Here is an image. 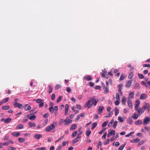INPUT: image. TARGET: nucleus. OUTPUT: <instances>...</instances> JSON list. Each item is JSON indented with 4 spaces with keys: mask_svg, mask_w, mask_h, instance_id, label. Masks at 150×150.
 Instances as JSON below:
<instances>
[{
    "mask_svg": "<svg viewBox=\"0 0 150 150\" xmlns=\"http://www.w3.org/2000/svg\"><path fill=\"white\" fill-rule=\"evenodd\" d=\"M108 132H109L108 135H107V137H109L111 135H115V130H112L110 131V130H108Z\"/></svg>",
    "mask_w": 150,
    "mask_h": 150,
    "instance_id": "obj_4",
    "label": "nucleus"
},
{
    "mask_svg": "<svg viewBox=\"0 0 150 150\" xmlns=\"http://www.w3.org/2000/svg\"><path fill=\"white\" fill-rule=\"evenodd\" d=\"M77 125L75 124H74L73 125H72L71 126L70 129V130H73L75 129L77 127Z\"/></svg>",
    "mask_w": 150,
    "mask_h": 150,
    "instance_id": "obj_26",
    "label": "nucleus"
},
{
    "mask_svg": "<svg viewBox=\"0 0 150 150\" xmlns=\"http://www.w3.org/2000/svg\"><path fill=\"white\" fill-rule=\"evenodd\" d=\"M138 76L140 79H142L144 78V76L140 74H138Z\"/></svg>",
    "mask_w": 150,
    "mask_h": 150,
    "instance_id": "obj_50",
    "label": "nucleus"
},
{
    "mask_svg": "<svg viewBox=\"0 0 150 150\" xmlns=\"http://www.w3.org/2000/svg\"><path fill=\"white\" fill-rule=\"evenodd\" d=\"M84 79L86 81H90L92 79L91 77L90 76L86 75L83 77Z\"/></svg>",
    "mask_w": 150,
    "mask_h": 150,
    "instance_id": "obj_16",
    "label": "nucleus"
},
{
    "mask_svg": "<svg viewBox=\"0 0 150 150\" xmlns=\"http://www.w3.org/2000/svg\"><path fill=\"white\" fill-rule=\"evenodd\" d=\"M14 106L15 107H18L19 108H21L23 107L22 105V104L18 103L17 102H15L13 104Z\"/></svg>",
    "mask_w": 150,
    "mask_h": 150,
    "instance_id": "obj_8",
    "label": "nucleus"
},
{
    "mask_svg": "<svg viewBox=\"0 0 150 150\" xmlns=\"http://www.w3.org/2000/svg\"><path fill=\"white\" fill-rule=\"evenodd\" d=\"M106 130V128H103L102 130L99 132L98 133L99 134H101L103 133Z\"/></svg>",
    "mask_w": 150,
    "mask_h": 150,
    "instance_id": "obj_47",
    "label": "nucleus"
},
{
    "mask_svg": "<svg viewBox=\"0 0 150 150\" xmlns=\"http://www.w3.org/2000/svg\"><path fill=\"white\" fill-rule=\"evenodd\" d=\"M116 98L118 100H119L120 99V96L118 93H117L116 95Z\"/></svg>",
    "mask_w": 150,
    "mask_h": 150,
    "instance_id": "obj_51",
    "label": "nucleus"
},
{
    "mask_svg": "<svg viewBox=\"0 0 150 150\" xmlns=\"http://www.w3.org/2000/svg\"><path fill=\"white\" fill-rule=\"evenodd\" d=\"M69 108V106L68 104H66L65 105V115L67 114Z\"/></svg>",
    "mask_w": 150,
    "mask_h": 150,
    "instance_id": "obj_15",
    "label": "nucleus"
},
{
    "mask_svg": "<svg viewBox=\"0 0 150 150\" xmlns=\"http://www.w3.org/2000/svg\"><path fill=\"white\" fill-rule=\"evenodd\" d=\"M61 87V85L59 84H58L56 85V86L55 87V89H58L60 88Z\"/></svg>",
    "mask_w": 150,
    "mask_h": 150,
    "instance_id": "obj_58",
    "label": "nucleus"
},
{
    "mask_svg": "<svg viewBox=\"0 0 150 150\" xmlns=\"http://www.w3.org/2000/svg\"><path fill=\"white\" fill-rule=\"evenodd\" d=\"M11 135L15 137H18L20 135V133L19 132H13L11 133Z\"/></svg>",
    "mask_w": 150,
    "mask_h": 150,
    "instance_id": "obj_18",
    "label": "nucleus"
},
{
    "mask_svg": "<svg viewBox=\"0 0 150 150\" xmlns=\"http://www.w3.org/2000/svg\"><path fill=\"white\" fill-rule=\"evenodd\" d=\"M123 86V85L122 84H121L118 85V89H122V88Z\"/></svg>",
    "mask_w": 150,
    "mask_h": 150,
    "instance_id": "obj_62",
    "label": "nucleus"
},
{
    "mask_svg": "<svg viewBox=\"0 0 150 150\" xmlns=\"http://www.w3.org/2000/svg\"><path fill=\"white\" fill-rule=\"evenodd\" d=\"M46 148L45 147L38 148L36 149V150H46Z\"/></svg>",
    "mask_w": 150,
    "mask_h": 150,
    "instance_id": "obj_41",
    "label": "nucleus"
},
{
    "mask_svg": "<svg viewBox=\"0 0 150 150\" xmlns=\"http://www.w3.org/2000/svg\"><path fill=\"white\" fill-rule=\"evenodd\" d=\"M118 120L121 122H123L124 120L123 118L120 116H119L118 117Z\"/></svg>",
    "mask_w": 150,
    "mask_h": 150,
    "instance_id": "obj_40",
    "label": "nucleus"
},
{
    "mask_svg": "<svg viewBox=\"0 0 150 150\" xmlns=\"http://www.w3.org/2000/svg\"><path fill=\"white\" fill-rule=\"evenodd\" d=\"M128 100L127 102V103L128 104V106L130 108L132 109L133 108L132 101L129 98H128Z\"/></svg>",
    "mask_w": 150,
    "mask_h": 150,
    "instance_id": "obj_10",
    "label": "nucleus"
},
{
    "mask_svg": "<svg viewBox=\"0 0 150 150\" xmlns=\"http://www.w3.org/2000/svg\"><path fill=\"white\" fill-rule=\"evenodd\" d=\"M126 144V143H125L123 145L120 146L119 147L118 150H122L125 147Z\"/></svg>",
    "mask_w": 150,
    "mask_h": 150,
    "instance_id": "obj_33",
    "label": "nucleus"
},
{
    "mask_svg": "<svg viewBox=\"0 0 150 150\" xmlns=\"http://www.w3.org/2000/svg\"><path fill=\"white\" fill-rule=\"evenodd\" d=\"M44 103H42V102H41V103H40V104L39 105V107L40 108H41L42 107H43V106H44Z\"/></svg>",
    "mask_w": 150,
    "mask_h": 150,
    "instance_id": "obj_60",
    "label": "nucleus"
},
{
    "mask_svg": "<svg viewBox=\"0 0 150 150\" xmlns=\"http://www.w3.org/2000/svg\"><path fill=\"white\" fill-rule=\"evenodd\" d=\"M109 142V139H107L105 140V142H104V145H106L108 144Z\"/></svg>",
    "mask_w": 150,
    "mask_h": 150,
    "instance_id": "obj_53",
    "label": "nucleus"
},
{
    "mask_svg": "<svg viewBox=\"0 0 150 150\" xmlns=\"http://www.w3.org/2000/svg\"><path fill=\"white\" fill-rule=\"evenodd\" d=\"M9 108L10 107L9 105H5L2 107V109L5 110H7L9 109Z\"/></svg>",
    "mask_w": 150,
    "mask_h": 150,
    "instance_id": "obj_32",
    "label": "nucleus"
},
{
    "mask_svg": "<svg viewBox=\"0 0 150 150\" xmlns=\"http://www.w3.org/2000/svg\"><path fill=\"white\" fill-rule=\"evenodd\" d=\"M55 95L54 93L52 94L51 96V99L52 100H54L55 99Z\"/></svg>",
    "mask_w": 150,
    "mask_h": 150,
    "instance_id": "obj_59",
    "label": "nucleus"
},
{
    "mask_svg": "<svg viewBox=\"0 0 150 150\" xmlns=\"http://www.w3.org/2000/svg\"><path fill=\"white\" fill-rule=\"evenodd\" d=\"M133 76V73L132 72H130L129 73L128 76V78L131 79Z\"/></svg>",
    "mask_w": 150,
    "mask_h": 150,
    "instance_id": "obj_38",
    "label": "nucleus"
},
{
    "mask_svg": "<svg viewBox=\"0 0 150 150\" xmlns=\"http://www.w3.org/2000/svg\"><path fill=\"white\" fill-rule=\"evenodd\" d=\"M29 125L30 127H35L36 126L35 123L33 122H30L29 123Z\"/></svg>",
    "mask_w": 150,
    "mask_h": 150,
    "instance_id": "obj_29",
    "label": "nucleus"
},
{
    "mask_svg": "<svg viewBox=\"0 0 150 150\" xmlns=\"http://www.w3.org/2000/svg\"><path fill=\"white\" fill-rule=\"evenodd\" d=\"M76 108L78 109L81 110V107L80 105H76Z\"/></svg>",
    "mask_w": 150,
    "mask_h": 150,
    "instance_id": "obj_63",
    "label": "nucleus"
},
{
    "mask_svg": "<svg viewBox=\"0 0 150 150\" xmlns=\"http://www.w3.org/2000/svg\"><path fill=\"white\" fill-rule=\"evenodd\" d=\"M134 92L133 91H132L130 92L129 94V97L127 98L128 99V98L129 99H132L134 98Z\"/></svg>",
    "mask_w": 150,
    "mask_h": 150,
    "instance_id": "obj_9",
    "label": "nucleus"
},
{
    "mask_svg": "<svg viewBox=\"0 0 150 150\" xmlns=\"http://www.w3.org/2000/svg\"><path fill=\"white\" fill-rule=\"evenodd\" d=\"M143 122L142 120H139L136 121L134 122V123L136 125H142Z\"/></svg>",
    "mask_w": 150,
    "mask_h": 150,
    "instance_id": "obj_17",
    "label": "nucleus"
},
{
    "mask_svg": "<svg viewBox=\"0 0 150 150\" xmlns=\"http://www.w3.org/2000/svg\"><path fill=\"white\" fill-rule=\"evenodd\" d=\"M143 67H149V68H150V64H144L143 65Z\"/></svg>",
    "mask_w": 150,
    "mask_h": 150,
    "instance_id": "obj_64",
    "label": "nucleus"
},
{
    "mask_svg": "<svg viewBox=\"0 0 150 150\" xmlns=\"http://www.w3.org/2000/svg\"><path fill=\"white\" fill-rule=\"evenodd\" d=\"M147 98V95L144 93L141 94L140 96L139 99L141 100H144Z\"/></svg>",
    "mask_w": 150,
    "mask_h": 150,
    "instance_id": "obj_6",
    "label": "nucleus"
},
{
    "mask_svg": "<svg viewBox=\"0 0 150 150\" xmlns=\"http://www.w3.org/2000/svg\"><path fill=\"white\" fill-rule=\"evenodd\" d=\"M64 121L65 123V125H67L68 124L71 123L72 122V120L70 119H66L65 120H64Z\"/></svg>",
    "mask_w": 150,
    "mask_h": 150,
    "instance_id": "obj_12",
    "label": "nucleus"
},
{
    "mask_svg": "<svg viewBox=\"0 0 150 150\" xmlns=\"http://www.w3.org/2000/svg\"><path fill=\"white\" fill-rule=\"evenodd\" d=\"M92 125L93 126L91 128L92 129H93L94 128L96 127L97 125V123L96 122L93 123L92 124Z\"/></svg>",
    "mask_w": 150,
    "mask_h": 150,
    "instance_id": "obj_45",
    "label": "nucleus"
},
{
    "mask_svg": "<svg viewBox=\"0 0 150 150\" xmlns=\"http://www.w3.org/2000/svg\"><path fill=\"white\" fill-rule=\"evenodd\" d=\"M77 131H76L73 132L72 134V136L73 137H76V135L77 133Z\"/></svg>",
    "mask_w": 150,
    "mask_h": 150,
    "instance_id": "obj_44",
    "label": "nucleus"
},
{
    "mask_svg": "<svg viewBox=\"0 0 150 150\" xmlns=\"http://www.w3.org/2000/svg\"><path fill=\"white\" fill-rule=\"evenodd\" d=\"M134 133V132H131L129 134L126 135L125 136V137H129L130 136H131V135H132V134H133Z\"/></svg>",
    "mask_w": 150,
    "mask_h": 150,
    "instance_id": "obj_48",
    "label": "nucleus"
},
{
    "mask_svg": "<svg viewBox=\"0 0 150 150\" xmlns=\"http://www.w3.org/2000/svg\"><path fill=\"white\" fill-rule=\"evenodd\" d=\"M107 132H104V134L103 135L102 137V139H105V138H106V135H107Z\"/></svg>",
    "mask_w": 150,
    "mask_h": 150,
    "instance_id": "obj_55",
    "label": "nucleus"
},
{
    "mask_svg": "<svg viewBox=\"0 0 150 150\" xmlns=\"http://www.w3.org/2000/svg\"><path fill=\"white\" fill-rule=\"evenodd\" d=\"M137 110L138 111V114H139L140 116L143 113V111H141L140 108L138 109Z\"/></svg>",
    "mask_w": 150,
    "mask_h": 150,
    "instance_id": "obj_42",
    "label": "nucleus"
},
{
    "mask_svg": "<svg viewBox=\"0 0 150 150\" xmlns=\"http://www.w3.org/2000/svg\"><path fill=\"white\" fill-rule=\"evenodd\" d=\"M144 125L148 124L150 121V118L148 116H146L144 119Z\"/></svg>",
    "mask_w": 150,
    "mask_h": 150,
    "instance_id": "obj_3",
    "label": "nucleus"
},
{
    "mask_svg": "<svg viewBox=\"0 0 150 150\" xmlns=\"http://www.w3.org/2000/svg\"><path fill=\"white\" fill-rule=\"evenodd\" d=\"M104 107L103 106H100L99 107L98 111V113L99 114H101L103 110L104 109Z\"/></svg>",
    "mask_w": 150,
    "mask_h": 150,
    "instance_id": "obj_19",
    "label": "nucleus"
},
{
    "mask_svg": "<svg viewBox=\"0 0 150 150\" xmlns=\"http://www.w3.org/2000/svg\"><path fill=\"white\" fill-rule=\"evenodd\" d=\"M140 88V84L138 83H137L135 85L134 88L136 89H138Z\"/></svg>",
    "mask_w": 150,
    "mask_h": 150,
    "instance_id": "obj_27",
    "label": "nucleus"
},
{
    "mask_svg": "<svg viewBox=\"0 0 150 150\" xmlns=\"http://www.w3.org/2000/svg\"><path fill=\"white\" fill-rule=\"evenodd\" d=\"M108 122V121H107L105 122H104L102 125V127H104L106 126L107 125Z\"/></svg>",
    "mask_w": 150,
    "mask_h": 150,
    "instance_id": "obj_43",
    "label": "nucleus"
},
{
    "mask_svg": "<svg viewBox=\"0 0 150 150\" xmlns=\"http://www.w3.org/2000/svg\"><path fill=\"white\" fill-rule=\"evenodd\" d=\"M98 101V99L95 96H93L91 98H89V100L87 101L84 105L85 108H87L88 109L91 108L93 105L96 106Z\"/></svg>",
    "mask_w": 150,
    "mask_h": 150,
    "instance_id": "obj_1",
    "label": "nucleus"
},
{
    "mask_svg": "<svg viewBox=\"0 0 150 150\" xmlns=\"http://www.w3.org/2000/svg\"><path fill=\"white\" fill-rule=\"evenodd\" d=\"M80 137V136H78L75 138L73 141V143L75 144L77 143L79 140Z\"/></svg>",
    "mask_w": 150,
    "mask_h": 150,
    "instance_id": "obj_23",
    "label": "nucleus"
},
{
    "mask_svg": "<svg viewBox=\"0 0 150 150\" xmlns=\"http://www.w3.org/2000/svg\"><path fill=\"white\" fill-rule=\"evenodd\" d=\"M68 143V141H64L62 143V145L63 146H64Z\"/></svg>",
    "mask_w": 150,
    "mask_h": 150,
    "instance_id": "obj_61",
    "label": "nucleus"
},
{
    "mask_svg": "<svg viewBox=\"0 0 150 150\" xmlns=\"http://www.w3.org/2000/svg\"><path fill=\"white\" fill-rule=\"evenodd\" d=\"M132 83V81L131 80L128 81L126 82V84L125 85V87L127 88H129L131 86Z\"/></svg>",
    "mask_w": 150,
    "mask_h": 150,
    "instance_id": "obj_11",
    "label": "nucleus"
},
{
    "mask_svg": "<svg viewBox=\"0 0 150 150\" xmlns=\"http://www.w3.org/2000/svg\"><path fill=\"white\" fill-rule=\"evenodd\" d=\"M25 109L26 110H30L31 109V107L28 104H25L24 106Z\"/></svg>",
    "mask_w": 150,
    "mask_h": 150,
    "instance_id": "obj_13",
    "label": "nucleus"
},
{
    "mask_svg": "<svg viewBox=\"0 0 150 150\" xmlns=\"http://www.w3.org/2000/svg\"><path fill=\"white\" fill-rule=\"evenodd\" d=\"M24 125L22 124H19L18 125L17 127V128L18 129H22L23 128Z\"/></svg>",
    "mask_w": 150,
    "mask_h": 150,
    "instance_id": "obj_31",
    "label": "nucleus"
},
{
    "mask_svg": "<svg viewBox=\"0 0 150 150\" xmlns=\"http://www.w3.org/2000/svg\"><path fill=\"white\" fill-rule=\"evenodd\" d=\"M64 138V136H62L60 138H59L57 140L55 141V142H57L62 140Z\"/></svg>",
    "mask_w": 150,
    "mask_h": 150,
    "instance_id": "obj_49",
    "label": "nucleus"
},
{
    "mask_svg": "<svg viewBox=\"0 0 150 150\" xmlns=\"http://www.w3.org/2000/svg\"><path fill=\"white\" fill-rule=\"evenodd\" d=\"M139 141L140 140L139 139H138V138H136L134 139L133 141H131L130 142L132 143H136L139 142Z\"/></svg>",
    "mask_w": 150,
    "mask_h": 150,
    "instance_id": "obj_24",
    "label": "nucleus"
},
{
    "mask_svg": "<svg viewBox=\"0 0 150 150\" xmlns=\"http://www.w3.org/2000/svg\"><path fill=\"white\" fill-rule=\"evenodd\" d=\"M94 88L96 89L100 90L101 89V87L100 86H97L94 87Z\"/></svg>",
    "mask_w": 150,
    "mask_h": 150,
    "instance_id": "obj_52",
    "label": "nucleus"
},
{
    "mask_svg": "<svg viewBox=\"0 0 150 150\" xmlns=\"http://www.w3.org/2000/svg\"><path fill=\"white\" fill-rule=\"evenodd\" d=\"M50 105L51 106L49 108V110L50 112L52 113L54 112V109L53 106L54 105V103L52 102L50 103Z\"/></svg>",
    "mask_w": 150,
    "mask_h": 150,
    "instance_id": "obj_5",
    "label": "nucleus"
},
{
    "mask_svg": "<svg viewBox=\"0 0 150 150\" xmlns=\"http://www.w3.org/2000/svg\"><path fill=\"white\" fill-rule=\"evenodd\" d=\"M27 117L29 118L31 120H33L36 119V116L35 115H33L31 116H30V115H28Z\"/></svg>",
    "mask_w": 150,
    "mask_h": 150,
    "instance_id": "obj_20",
    "label": "nucleus"
},
{
    "mask_svg": "<svg viewBox=\"0 0 150 150\" xmlns=\"http://www.w3.org/2000/svg\"><path fill=\"white\" fill-rule=\"evenodd\" d=\"M141 84L143 86H145L146 87H148V86L147 84V82L146 83L144 81H142L141 82Z\"/></svg>",
    "mask_w": 150,
    "mask_h": 150,
    "instance_id": "obj_39",
    "label": "nucleus"
},
{
    "mask_svg": "<svg viewBox=\"0 0 150 150\" xmlns=\"http://www.w3.org/2000/svg\"><path fill=\"white\" fill-rule=\"evenodd\" d=\"M143 106L144 107L145 110L148 111L150 110V105L148 103H145Z\"/></svg>",
    "mask_w": 150,
    "mask_h": 150,
    "instance_id": "obj_7",
    "label": "nucleus"
},
{
    "mask_svg": "<svg viewBox=\"0 0 150 150\" xmlns=\"http://www.w3.org/2000/svg\"><path fill=\"white\" fill-rule=\"evenodd\" d=\"M18 141L20 143H22L25 141V139L24 138H18Z\"/></svg>",
    "mask_w": 150,
    "mask_h": 150,
    "instance_id": "obj_36",
    "label": "nucleus"
},
{
    "mask_svg": "<svg viewBox=\"0 0 150 150\" xmlns=\"http://www.w3.org/2000/svg\"><path fill=\"white\" fill-rule=\"evenodd\" d=\"M2 120H4L5 123H7L10 122L11 120V119L8 118L5 120L3 118Z\"/></svg>",
    "mask_w": 150,
    "mask_h": 150,
    "instance_id": "obj_25",
    "label": "nucleus"
},
{
    "mask_svg": "<svg viewBox=\"0 0 150 150\" xmlns=\"http://www.w3.org/2000/svg\"><path fill=\"white\" fill-rule=\"evenodd\" d=\"M118 122L117 121H115L113 125V127L114 129H115L117 125Z\"/></svg>",
    "mask_w": 150,
    "mask_h": 150,
    "instance_id": "obj_35",
    "label": "nucleus"
},
{
    "mask_svg": "<svg viewBox=\"0 0 150 150\" xmlns=\"http://www.w3.org/2000/svg\"><path fill=\"white\" fill-rule=\"evenodd\" d=\"M140 104V101L139 100H136L135 105H139Z\"/></svg>",
    "mask_w": 150,
    "mask_h": 150,
    "instance_id": "obj_56",
    "label": "nucleus"
},
{
    "mask_svg": "<svg viewBox=\"0 0 150 150\" xmlns=\"http://www.w3.org/2000/svg\"><path fill=\"white\" fill-rule=\"evenodd\" d=\"M8 98H7L3 99L2 101L3 103H6L8 101Z\"/></svg>",
    "mask_w": 150,
    "mask_h": 150,
    "instance_id": "obj_46",
    "label": "nucleus"
},
{
    "mask_svg": "<svg viewBox=\"0 0 150 150\" xmlns=\"http://www.w3.org/2000/svg\"><path fill=\"white\" fill-rule=\"evenodd\" d=\"M91 131L90 130H88L86 132V135L87 136H89V135L91 134Z\"/></svg>",
    "mask_w": 150,
    "mask_h": 150,
    "instance_id": "obj_57",
    "label": "nucleus"
},
{
    "mask_svg": "<svg viewBox=\"0 0 150 150\" xmlns=\"http://www.w3.org/2000/svg\"><path fill=\"white\" fill-rule=\"evenodd\" d=\"M126 77V76H125L124 74H121V76H120V77L119 79V80L120 81H121L125 79V78Z\"/></svg>",
    "mask_w": 150,
    "mask_h": 150,
    "instance_id": "obj_28",
    "label": "nucleus"
},
{
    "mask_svg": "<svg viewBox=\"0 0 150 150\" xmlns=\"http://www.w3.org/2000/svg\"><path fill=\"white\" fill-rule=\"evenodd\" d=\"M42 137L41 134H36L34 136V137L37 139H38L41 138Z\"/></svg>",
    "mask_w": 150,
    "mask_h": 150,
    "instance_id": "obj_22",
    "label": "nucleus"
},
{
    "mask_svg": "<svg viewBox=\"0 0 150 150\" xmlns=\"http://www.w3.org/2000/svg\"><path fill=\"white\" fill-rule=\"evenodd\" d=\"M106 84L107 86L109 84H112V80L111 79H109L108 81L106 82Z\"/></svg>",
    "mask_w": 150,
    "mask_h": 150,
    "instance_id": "obj_37",
    "label": "nucleus"
},
{
    "mask_svg": "<svg viewBox=\"0 0 150 150\" xmlns=\"http://www.w3.org/2000/svg\"><path fill=\"white\" fill-rule=\"evenodd\" d=\"M62 97L61 96H60L57 100V102L58 103L62 100Z\"/></svg>",
    "mask_w": 150,
    "mask_h": 150,
    "instance_id": "obj_54",
    "label": "nucleus"
},
{
    "mask_svg": "<svg viewBox=\"0 0 150 150\" xmlns=\"http://www.w3.org/2000/svg\"><path fill=\"white\" fill-rule=\"evenodd\" d=\"M140 116L139 114H137L136 113H134L132 116V118L134 120L137 119L139 116Z\"/></svg>",
    "mask_w": 150,
    "mask_h": 150,
    "instance_id": "obj_14",
    "label": "nucleus"
},
{
    "mask_svg": "<svg viewBox=\"0 0 150 150\" xmlns=\"http://www.w3.org/2000/svg\"><path fill=\"white\" fill-rule=\"evenodd\" d=\"M119 113V110L118 108L115 107V115L117 116Z\"/></svg>",
    "mask_w": 150,
    "mask_h": 150,
    "instance_id": "obj_30",
    "label": "nucleus"
},
{
    "mask_svg": "<svg viewBox=\"0 0 150 150\" xmlns=\"http://www.w3.org/2000/svg\"><path fill=\"white\" fill-rule=\"evenodd\" d=\"M55 128L54 125L52 124L50 126L47 127L45 129V130L46 132H50L51 130L54 129Z\"/></svg>",
    "mask_w": 150,
    "mask_h": 150,
    "instance_id": "obj_2",
    "label": "nucleus"
},
{
    "mask_svg": "<svg viewBox=\"0 0 150 150\" xmlns=\"http://www.w3.org/2000/svg\"><path fill=\"white\" fill-rule=\"evenodd\" d=\"M126 101V98L124 96H123L122 97V101L123 105H125Z\"/></svg>",
    "mask_w": 150,
    "mask_h": 150,
    "instance_id": "obj_21",
    "label": "nucleus"
},
{
    "mask_svg": "<svg viewBox=\"0 0 150 150\" xmlns=\"http://www.w3.org/2000/svg\"><path fill=\"white\" fill-rule=\"evenodd\" d=\"M49 93H50L52 91V88L51 85H49L48 86Z\"/></svg>",
    "mask_w": 150,
    "mask_h": 150,
    "instance_id": "obj_34",
    "label": "nucleus"
}]
</instances>
